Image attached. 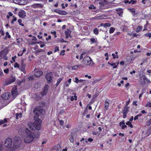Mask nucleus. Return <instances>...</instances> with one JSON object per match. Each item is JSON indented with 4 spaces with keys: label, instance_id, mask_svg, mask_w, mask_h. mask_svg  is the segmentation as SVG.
I'll return each instance as SVG.
<instances>
[{
    "label": "nucleus",
    "instance_id": "1",
    "mask_svg": "<svg viewBox=\"0 0 151 151\" xmlns=\"http://www.w3.org/2000/svg\"><path fill=\"white\" fill-rule=\"evenodd\" d=\"M43 111V109L41 107H37L33 111L34 113L35 114L34 116L35 122L33 123L29 122L28 123V125L31 130L36 129L38 130H40L41 128V124L42 121L40 118H39V116L42 114Z\"/></svg>",
    "mask_w": 151,
    "mask_h": 151
},
{
    "label": "nucleus",
    "instance_id": "2",
    "mask_svg": "<svg viewBox=\"0 0 151 151\" xmlns=\"http://www.w3.org/2000/svg\"><path fill=\"white\" fill-rule=\"evenodd\" d=\"M25 131L26 135L24 139V142L26 143H30L33 142L35 138L37 139L39 137L38 132L34 133L27 128H26Z\"/></svg>",
    "mask_w": 151,
    "mask_h": 151
},
{
    "label": "nucleus",
    "instance_id": "3",
    "mask_svg": "<svg viewBox=\"0 0 151 151\" xmlns=\"http://www.w3.org/2000/svg\"><path fill=\"white\" fill-rule=\"evenodd\" d=\"M96 1L99 2V4L101 5V8L106 9L109 8V6H106V5H107L108 3L110 1L109 0H97Z\"/></svg>",
    "mask_w": 151,
    "mask_h": 151
},
{
    "label": "nucleus",
    "instance_id": "4",
    "mask_svg": "<svg viewBox=\"0 0 151 151\" xmlns=\"http://www.w3.org/2000/svg\"><path fill=\"white\" fill-rule=\"evenodd\" d=\"M12 140L11 138H7L4 144L5 147L8 148L12 147Z\"/></svg>",
    "mask_w": 151,
    "mask_h": 151
},
{
    "label": "nucleus",
    "instance_id": "5",
    "mask_svg": "<svg viewBox=\"0 0 151 151\" xmlns=\"http://www.w3.org/2000/svg\"><path fill=\"white\" fill-rule=\"evenodd\" d=\"M83 62L84 64L86 65H89L91 64V62L93 63L92 59L88 56H86L85 57L83 60Z\"/></svg>",
    "mask_w": 151,
    "mask_h": 151
},
{
    "label": "nucleus",
    "instance_id": "6",
    "mask_svg": "<svg viewBox=\"0 0 151 151\" xmlns=\"http://www.w3.org/2000/svg\"><path fill=\"white\" fill-rule=\"evenodd\" d=\"M15 78L13 77L9 78L5 80V83L4 84L5 85H8L14 82L15 81Z\"/></svg>",
    "mask_w": 151,
    "mask_h": 151
},
{
    "label": "nucleus",
    "instance_id": "7",
    "mask_svg": "<svg viewBox=\"0 0 151 151\" xmlns=\"http://www.w3.org/2000/svg\"><path fill=\"white\" fill-rule=\"evenodd\" d=\"M21 142H14V143L12 147V150H14L15 149H18L20 147V145Z\"/></svg>",
    "mask_w": 151,
    "mask_h": 151
},
{
    "label": "nucleus",
    "instance_id": "8",
    "mask_svg": "<svg viewBox=\"0 0 151 151\" xmlns=\"http://www.w3.org/2000/svg\"><path fill=\"white\" fill-rule=\"evenodd\" d=\"M14 3L20 5H23L27 4L26 0H12Z\"/></svg>",
    "mask_w": 151,
    "mask_h": 151
},
{
    "label": "nucleus",
    "instance_id": "9",
    "mask_svg": "<svg viewBox=\"0 0 151 151\" xmlns=\"http://www.w3.org/2000/svg\"><path fill=\"white\" fill-rule=\"evenodd\" d=\"M129 106H125L124 109L122 111L123 114V118H125L127 114L129 111Z\"/></svg>",
    "mask_w": 151,
    "mask_h": 151
},
{
    "label": "nucleus",
    "instance_id": "10",
    "mask_svg": "<svg viewBox=\"0 0 151 151\" xmlns=\"http://www.w3.org/2000/svg\"><path fill=\"white\" fill-rule=\"evenodd\" d=\"M53 76V73L51 72L47 73L45 76V78L48 81H50L52 80Z\"/></svg>",
    "mask_w": 151,
    "mask_h": 151
},
{
    "label": "nucleus",
    "instance_id": "11",
    "mask_svg": "<svg viewBox=\"0 0 151 151\" xmlns=\"http://www.w3.org/2000/svg\"><path fill=\"white\" fill-rule=\"evenodd\" d=\"M17 90V89L16 87L15 86L13 88L12 91V95L13 97H15L18 95Z\"/></svg>",
    "mask_w": 151,
    "mask_h": 151
},
{
    "label": "nucleus",
    "instance_id": "12",
    "mask_svg": "<svg viewBox=\"0 0 151 151\" xmlns=\"http://www.w3.org/2000/svg\"><path fill=\"white\" fill-rule=\"evenodd\" d=\"M49 86L48 85H46L44 88V90L43 92L41 93V94L42 96L45 95L47 93Z\"/></svg>",
    "mask_w": 151,
    "mask_h": 151
},
{
    "label": "nucleus",
    "instance_id": "13",
    "mask_svg": "<svg viewBox=\"0 0 151 151\" xmlns=\"http://www.w3.org/2000/svg\"><path fill=\"white\" fill-rule=\"evenodd\" d=\"M140 80L141 84H144L146 83L147 78L144 75H143L140 77Z\"/></svg>",
    "mask_w": 151,
    "mask_h": 151
},
{
    "label": "nucleus",
    "instance_id": "14",
    "mask_svg": "<svg viewBox=\"0 0 151 151\" xmlns=\"http://www.w3.org/2000/svg\"><path fill=\"white\" fill-rule=\"evenodd\" d=\"M94 18L98 20L106 19L107 18V16L104 14L98 16H96Z\"/></svg>",
    "mask_w": 151,
    "mask_h": 151
},
{
    "label": "nucleus",
    "instance_id": "15",
    "mask_svg": "<svg viewBox=\"0 0 151 151\" xmlns=\"http://www.w3.org/2000/svg\"><path fill=\"white\" fill-rule=\"evenodd\" d=\"M25 12L23 10H21L18 13V15L19 17L22 18H24L26 16Z\"/></svg>",
    "mask_w": 151,
    "mask_h": 151
},
{
    "label": "nucleus",
    "instance_id": "16",
    "mask_svg": "<svg viewBox=\"0 0 151 151\" xmlns=\"http://www.w3.org/2000/svg\"><path fill=\"white\" fill-rule=\"evenodd\" d=\"M9 97V93H4L1 96L2 98L5 100L8 99Z\"/></svg>",
    "mask_w": 151,
    "mask_h": 151
},
{
    "label": "nucleus",
    "instance_id": "17",
    "mask_svg": "<svg viewBox=\"0 0 151 151\" xmlns=\"http://www.w3.org/2000/svg\"><path fill=\"white\" fill-rule=\"evenodd\" d=\"M53 151H61V146L59 145H57L55 146L53 149Z\"/></svg>",
    "mask_w": 151,
    "mask_h": 151
},
{
    "label": "nucleus",
    "instance_id": "18",
    "mask_svg": "<svg viewBox=\"0 0 151 151\" xmlns=\"http://www.w3.org/2000/svg\"><path fill=\"white\" fill-rule=\"evenodd\" d=\"M8 52V50L7 49H5L0 52V56H1L2 55L5 56L6 55Z\"/></svg>",
    "mask_w": 151,
    "mask_h": 151
},
{
    "label": "nucleus",
    "instance_id": "19",
    "mask_svg": "<svg viewBox=\"0 0 151 151\" xmlns=\"http://www.w3.org/2000/svg\"><path fill=\"white\" fill-rule=\"evenodd\" d=\"M42 72L40 70H38L34 73V76L37 78L39 77L42 75Z\"/></svg>",
    "mask_w": 151,
    "mask_h": 151
},
{
    "label": "nucleus",
    "instance_id": "20",
    "mask_svg": "<svg viewBox=\"0 0 151 151\" xmlns=\"http://www.w3.org/2000/svg\"><path fill=\"white\" fill-rule=\"evenodd\" d=\"M116 13L119 14V16H122L123 13L122 9L121 8H117L116 9Z\"/></svg>",
    "mask_w": 151,
    "mask_h": 151
},
{
    "label": "nucleus",
    "instance_id": "21",
    "mask_svg": "<svg viewBox=\"0 0 151 151\" xmlns=\"http://www.w3.org/2000/svg\"><path fill=\"white\" fill-rule=\"evenodd\" d=\"M110 101V100L107 99H106L105 100V102L104 104L105 108L106 109V110L108 109V108L109 106V104Z\"/></svg>",
    "mask_w": 151,
    "mask_h": 151
},
{
    "label": "nucleus",
    "instance_id": "22",
    "mask_svg": "<svg viewBox=\"0 0 151 151\" xmlns=\"http://www.w3.org/2000/svg\"><path fill=\"white\" fill-rule=\"evenodd\" d=\"M21 63V67L19 69L21 70L24 72L25 70V65L24 64V61H22Z\"/></svg>",
    "mask_w": 151,
    "mask_h": 151
},
{
    "label": "nucleus",
    "instance_id": "23",
    "mask_svg": "<svg viewBox=\"0 0 151 151\" xmlns=\"http://www.w3.org/2000/svg\"><path fill=\"white\" fill-rule=\"evenodd\" d=\"M42 6L43 5L42 4H35L32 5V7L34 8H42Z\"/></svg>",
    "mask_w": 151,
    "mask_h": 151
},
{
    "label": "nucleus",
    "instance_id": "24",
    "mask_svg": "<svg viewBox=\"0 0 151 151\" xmlns=\"http://www.w3.org/2000/svg\"><path fill=\"white\" fill-rule=\"evenodd\" d=\"M65 34L66 38H68L70 36L71 31L70 30L67 29L65 31Z\"/></svg>",
    "mask_w": 151,
    "mask_h": 151
},
{
    "label": "nucleus",
    "instance_id": "25",
    "mask_svg": "<svg viewBox=\"0 0 151 151\" xmlns=\"http://www.w3.org/2000/svg\"><path fill=\"white\" fill-rule=\"evenodd\" d=\"M14 142H22L21 139V138L17 136H16L14 137Z\"/></svg>",
    "mask_w": 151,
    "mask_h": 151
},
{
    "label": "nucleus",
    "instance_id": "26",
    "mask_svg": "<svg viewBox=\"0 0 151 151\" xmlns=\"http://www.w3.org/2000/svg\"><path fill=\"white\" fill-rule=\"evenodd\" d=\"M83 66L81 64L74 66L72 67V68L74 70L77 69L78 68H81L83 67Z\"/></svg>",
    "mask_w": 151,
    "mask_h": 151
},
{
    "label": "nucleus",
    "instance_id": "27",
    "mask_svg": "<svg viewBox=\"0 0 151 151\" xmlns=\"http://www.w3.org/2000/svg\"><path fill=\"white\" fill-rule=\"evenodd\" d=\"M108 64L111 65L112 66H113V68H117V65L119 64V62H118L117 63V65H116V63H111L109 62H108Z\"/></svg>",
    "mask_w": 151,
    "mask_h": 151
},
{
    "label": "nucleus",
    "instance_id": "28",
    "mask_svg": "<svg viewBox=\"0 0 151 151\" xmlns=\"http://www.w3.org/2000/svg\"><path fill=\"white\" fill-rule=\"evenodd\" d=\"M59 14L61 15H65L68 14V13L65 11L60 10Z\"/></svg>",
    "mask_w": 151,
    "mask_h": 151
},
{
    "label": "nucleus",
    "instance_id": "29",
    "mask_svg": "<svg viewBox=\"0 0 151 151\" xmlns=\"http://www.w3.org/2000/svg\"><path fill=\"white\" fill-rule=\"evenodd\" d=\"M7 119L6 118H5L3 120H0V125L6 122H7Z\"/></svg>",
    "mask_w": 151,
    "mask_h": 151
},
{
    "label": "nucleus",
    "instance_id": "30",
    "mask_svg": "<svg viewBox=\"0 0 151 151\" xmlns=\"http://www.w3.org/2000/svg\"><path fill=\"white\" fill-rule=\"evenodd\" d=\"M22 116V114L21 113H20L19 114L17 113L16 114V118L17 119H18L19 118L21 117Z\"/></svg>",
    "mask_w": 151,
    "mask_h": 151
},
{
    "label": "nucleus",
    "instance_id": "31",
    "mask_svg": "<svg viewBox=\"0 0 151 151\" xmlns=\"http://www.w3.org/2000/svg\"><path fill=\"white\" fill-rule=\"evenodd\" d=\"M69 140L70 141L72 142L73 143L74 142V135L73 134H72L71 136L70 137L69 139Z\"/></svg>",
    "mask_w": 151,
    "mask_h": 151
},
{
    "label": "nucleus",
    "instance_id": "32",
    "mask_svg": "<svg viewBox=\"0 0 151 151\" xmlns=\"http://www.w3.org/2000/svg\"><path fill=\"white\" fill-rule=\"evenodd\" d=\"M142 26H138L136 29V32H139L140 31L142 30Z\"/></svg>",
    "mask_w": 151,
    "mask_h": 151
},
{
    "label": "nucleus",
    "instance_id": "33",
    "mask_svg": "<svg viewBox=\"0 0 151 151\" xmlns=\"http://www.w3.org/2000/svg\"><path fill=\"white\" fill-rule=\"evenodd\" d=\"M115 30V29L114 28L111 27L109 29V33L110 34L113 33L114 32Z\"/></svg>",
    "mask_w": 151,
    "mask_h": 151
},
{
    "label": "nucleus",
    "instance_id": "34",
    "mask_svg": "<svg viewBox=\"0 0 151 151\" xmlns=\"http://www.w3.org/2000/svg\"><path fill=\"white\" fill-rule=\"evenodd\" d=\"M34 76H32L29 77L28 79L29 81H32L35 78Z\"/></svg>",
    "mask_w": 151,
    "mask_h": 151
},
{
    "label": "nucleus",
    "instance_id": "35",
    "mask_svg": "<svg viewBox=\"0 0 151 151\" xmlns=\"http://www.w3.org/2000/svg\"><path fill=\"white\" fill-rule=\"evenodd\" d=\"M98 30L97 28H95L93 30V32L96 35L98 34Z\"/></svg>",
    "mask_w": 151,
    "mask_h": 151
},
{
    "label": "nucleus",
    "instance_id": "36",
    "mask_svg": "<svg viewBox=\"0 0 151 151\" xmlns=\"http://www.w3.org/2000/svg\"><path fill=\"white\" fill-rule=\"evenodd\" d=\"M129 10L131 12L133 13V15H135V10L134 9H129Z\"/></svg>",
    "mask_w": 151,
    "mask_h": 151
},
{
    "label": "nucleus",
    "instance_id": "37",
    "mask_svg": "<svg viewBox=\"0 0 151 151\" xmlns=\"http://www.w3.org/2000/svg\"><path fill=\"white\" fill-rule=\"evenodd\" d=\"M62 80V78H59L58 79V81H57V83L56 84V86H58L59 84L60 83V81Z\"/></svg>",
    "mask_w": 151,
    "mask_h": 151
},
{
    "label": "nucleus",
    "instance_id": "38",
    "mask_svg": "<svg viewBox=\"0 0 151 151\" xmlns=\"http://www.w3.org/2000/svg\"><path fill=\"white\" fill-rule=\"evenodd\" d=\"M36 43H38V42L34 41H32L30 42H29L28 43V45H33L35 44H36Z\"/></svg>",
    "mask_w": 151,
    "mask_h": 151
},
{
    "label": "nucleus",
    "instance_id": "39",
    "mask_svg": "<svg viewBox=\"0 0 151 151\" xmlns=\"http://www.w3.org/2000/svg\"><path fill=\"white\" fill-rule=\"evenodd\" d=\"M124 124L125 123L124 121L122 122H120L119 123V125L122 127H122H123V126Z\"/></svg>",
    "mask_w": 151,
    "mask_h": 151
},
{
    "label": "nucleus",
    "instance_id": "40",
    "mask_svg": "<svg viewBox=\"0 0 151 151\" xmlns=\"http://www.w3.org/2000/svg\"><path fill=\"white\" fill-rule=\"evenodd\" d=\"M89 8L90 9H96V7L94 6L93 5H91L89 7Z\"/></svg>",
    "mask_w": 151,
    "mask_h": 151
},
{
    "label": "nucleus",
    "instance_id": "41",
    "mask_svg": "<svg viewBox=\"0 0 151 151\" xmlns=\"http://www.w3.org/2000/svg\"><path fill=\"white\" fill-rule=\"evenodd\" d=\"M151 124V119L146 123V124L147 126H150Z\"/></svg>",
    "mask_w": 151,
    "mask_h": 151
},
{
    "label": "nucleus",
    "instance_id": "42",
    "mask_svg": "<svg viewBox=\"0 0 151 151\" xmlns=\"http://www.w3.org/2000/svg\"><path fill=\"white\" fill-rule=\"evenodd\" d=\"M146 107H148L151 108V102H149L145 106Z\"/></svg>",
    "mask_w": 151,
    "mask_h": 151
},
{
    "label": "nucleus",
    "instance_id": "43",
    "mask_svg": "<svg viewBox=\"0 0 151 151\" xmlns=\"http://www.w3.org/2000/svg\"><path fill=\"white\" fill-rule=\"evenodd\" d=\"M137 2V1L134 0H131L130 2H129V4L131 3L132 4H135Z\"/></svg>",
    "mask_w": 151,
    "mask_h": 151
},
{
    "label": "nucleus",
    "instance_id": "44",
    "mask_svg": "<svg viewBox=\"0 0 151 151\" xmlns=\"http://www.w3.org/2000/svg\"><path fill=\"white\" fill-rule=\"evenodd\" d=\"M82 83H83V85H87L88 83V82L86 80H84L83 81V82Z\"/></svg>",
    "mask_w": 151,
    "mask_h": 151
},
{
    "label": "nucleus",
    "instance_id": "45",
    "mask_svg": "<svg viewBox=\"0 0 151 151\" xmlns=\"http://www.w3.org/2000/svg\"><path fill=\"white\" fill-rule=\"evenodd\" d=\"M22 39L21 38H18L17 39V42L18 43H20V42H22Z\"/></svg>",
    "mask_w": 151,
    "mask_h": 151
},
{
    "label": "nucleus",
    "instance_id": "46",
    "mask_svg": "<svg viewBox=\"0 0 151 151\" xmlns=\"http://www.w3.org/2000/svg\"><path fill=\"white\" fill-rule=\"evenodd\" d=\"M111 25L109 23H106L104 24V27H109Z\"/></svg>",
    "mask_w": 151,
    "mask_h": 151
},
{
    "label": "nucleus",
    "instance_id": "47",
    "mask_svg": "<svg viewBox=\"0 0 151 151\" xmlns=\"http://www.w3.org/2000/svg\"><path fill=\"white\" fill-rule=\"evenodd\" d=\"M86 54V52H83V53H82L79 59L81 60L83 58V55H84L85 54Z\"/></svg>",
    "mask_w": 151,
    "mask_h": 151
},
{
    "label": "nucleus",
    "instance_id": "48",
    "mask_svg": "<svg viewBox=\"0 0 151 151\" xmlns=\"http://www.w3.org/2000/svg\"><path fill=\"white\" fill-rule=\"evenodd\" d=\"M4 71L5 73L7 74L9 73V69L8 68H7V69H4Z\"/></svg>",
    "mask_w": 151,
    "mask_h": 151
},
{
    "label": "nucleus",
    "instance_id": "49",
    "mask_svg": "<svg viewBox=\"0 0 151 151\" xmlns=\"http://www.w3.org/2000/svg\"><path fill=\"white\" fill-rule=\"evenodd\" d=\"M145 37H148L149 38H150L151 37V33H149L148 34H145Z\"/></svg>",
    "mask_w": 151,
    "mask_h": 151
},
{
    "label": "nucleus",
    "instance_id": "50",
    "mask_svg": "<svg viewBox=\"0 0 151 151\" xmlns=\"http://www.w3.org/2000/svg\"><path fill=\"white\" fill-rule=\"evenodd\" d=\"M59 50V47L56 46L55 48L54 52H55Z\"/></svg>",
    "mask_w": 151,
    "mask_h": 151
},
{
    "label": "nucleus",
    "instance_id": "51",
    "mask_svg": "<svg viewBox=\"0 0 151 151\" xmlns=\"http://www.w3.org/2000/svg\"><path fill=\"white\" fill-rule=\"evenodd\" d=\"M14 68H16V67L19 68V64L17 63H15V64L14 65Z\"/></svg>",
    "mask_w": 151,
    "mask_h": 151
},
{
    "label": "nucleus",
    "instance_id": "52",
    "mask_svg": "<svg viewBox=\"0 0 151 151\" xmlns=\"http://www.w3.org/2000/svg\"><path fill=\"white\" fill-rule=\"evenodd\" d=\"M25 78H23L22 80L19 81V85H20L21 83H24L25 81Z\"/></svg>",
    "mask_w": 151,
    "mask_h": 151
},
{
    "label": "nucleus",
    "instance_id": "53",
    "mask_svg": "<svg viewBox=\"0 0 151 151\" xmlns=\"http://www.w3.org/2000/svg\"><path fill=\"white\" fill-rule=\"evenodd\" d=\"M17 19L16 17L14 18L13 19L11 22V23L13 24L14 23V22L16 21Z\"/></svg>",
    "mask_w": 151,
    "mask_h": 151
},
{
    "label": "nucleus",
    "instance_id": "54",
    "mask_svg": "<svg viewBox=\"0 0 151 151\" xmlns=\"http://www.w3.org/2000/svg\"><path fill=\"white\" fill-rule=\"evenodd\" d=\"M75 82L76 83H78V82H79V80L78 78H77V77L75 78Z\"/></svg>",
    "mask_w": 151,
    "mask_h": 151
},
{
    "label": "nucleus",
    "instance_id": "55",
    "mask_svg": "<svg viewBox=\"0 0 151 151\" xmlns=\"http://www.w3.org/2000/svg\"><path fill=\"white\" fill-rule=\"evenodd\" d=\"M92 43L96 42L95 39L94 38H91L90 39Z\"/></svg>",
    "mask_w": 151,
    "mask_h": 151
},
{
    "label": "nucleus",
    "instance_id": "56",
    "mask_svg": "<svg viewBox=\"0 0 151 151\" xmlns=\"http://www.w3.org/2000/svg\"><path fill=\"white\" fill-rule=\"evenodd\" d=\"M59 41H60V42H66V41L64 40V39L63 38L60 39L59 40Z\"/></svg>",
    "mask_w": 151,
    "mask_h": 151
},
{
    "label": "nucleus",
    "instance_id": "57",
    "mask_svg": "<svg viewBox=\"0 0 151 151\" xmlns=\"http://www.w3.org/2000/svg\"><path fill=\"white\" fill-rule=\"evenodd\" d=\"M60 124L61 125H63L64 124V122L62 120H60Z\"/></svg>",
    "mask_w": 151,
    "mask_h": 151
},
{
    "label": "nucleus",
    "instance_id": "58",
    "mask_svg": "<svg viewBox=\"0 0 151 151\" xmlns=\"http://www.w3.org/2000/svg\"><path fill=\"white\" fill-rule=\"evenodd\" d=\"M98 133V134L99 135L100 134V133H99V132H95L94 131H93L92 132V134L93 135H97V134Z\"/></svg>",
    "mask_w": 151,
    "mask_h": 151
},
{
    "label": "nucleus",
    "instance_id": "59",
    "mask_svg": "<svg viewBox=\"0 0 151 151\" xmlns=\"http://www.w3.org/2000/svg\"><path fill=\"white\" fill-rule=\"evenodd\" d=\"M6 36H7L8 38H9L11 37V36L9 35V33L8 32H6Z\"/></svg>",
    "mask_w": 151,
    "mask_h": 151
},
{
    "label": "nucleus",
    "instance_id": "60",
    "mask_svg": "<svg viewBox=\"0 0 151 151\" xmlns=\"http://www.w3.org/2000/svg\"><path fill=\"white\" fill-rule=\"evenodd\" d=\"M68 82L67 81L66 82H65V85L66 86V87H68L69 86V85L70 84H69V83H68Z\"/></svg>",
    "mask_w": 151,
    "mask_h": 151
},
{
    "label": "nucleus",
    "instance_id": "61",
    "mask_svg": "<svg viewBox=\"0 0 151 151\" xmlns=\"http://www.w3.org/2000/svg\"><path fill=\"white\" fill-rule=\"evenodd\" d=\"M65 50H63L62 51L61 53L60 54V55H65L64 53H63L62 54V53H64V52H65Z\"/></svg>",
    "mask_w": 151,
    "mask_h": 151
},
{
    "label": "nucleus",
    "instance_id": "62",
    "mask_svg": "<svg viewBox=\"0 0 151 151\" xmlns=\"http://www.w3.org/2000/svg\"><path fill=\"white\" fill-rule=\"evenodd\" d=\"M60 10H59V9H55L54 10V12L56 13H58V14H59Z\"/></svg>",
    "mask_w": 151,
    "mask_h": 151
},
{
    "label": "nucleus",
    "instance_id": "63",
    "mask_svg": "<svg viewBox=\"0 0 151 151\" xmlns=\"http://www.w3.org/2000/svg\"><path fill=\"white\" fill-rule=\"evenodd\" d=\"M17 58V57L16 56H15L14 57H12V60H13L14 62H15V59L16 58Z\"/></svg>",
    "mask_w": 151,
    "mask_h": 151
},
{
    "label": "nucleus",
    "instance_id": "64",
    "mask_svg": "<svg viewBox=\"0 0 151 151\" xmlns=\"http://www.w3.org/2000/svg\"><path fill=\"white\" fill-rule=\"evenodd\" d=\"M34 37V38H33L32 39V41H36L37 40V38L36 37Z\"/></svg>",
    "mask_w": 151,
    "mask_h": 151
}]
</instances>
